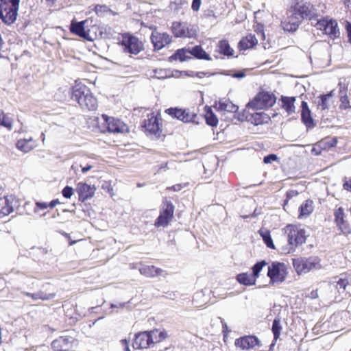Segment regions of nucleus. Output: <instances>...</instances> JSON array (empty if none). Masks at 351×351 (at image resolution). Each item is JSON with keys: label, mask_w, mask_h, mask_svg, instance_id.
I'll return each mask as SVG.
<instances>
[{"label": "nucleus", "mask_w": 351, "mask_h": 351, "mask_svg": "<svg viewBox=\"0 0 351 351\" xmlns=\"http://www.w3.org/2000/svg\"><path fill=\"white\" fill-rule=\"evenodd\" d=\"M121 343L125 348L129 346V341H128L127 339H122L121 340Z\"/></svg>", "instance_id": "338daca9"}, {"label": "nucleus", "mask_w": 351, "mask_h": 351, "mask_svg": "<svg viewBox=\"0 0 351 351\" xmlns=\"http://www.w3.org/2000/svg\"><path fill=\"white\" fill-rule=\"evenodd\" d=\"M154 72L155 73V77L158 79L166 78L168 76L167 71L163 69H156Z\"/></svg>", "instance_id": "09e8293b"}, {"label": "nucleus", "mask_w": 351, "mask_h": 351, "mask_svg": "<svg viewBox=\"0 0 351 351\" xmlns=\"http://www.w3.org/2000/svg\"><path fill=\"white\" fill-rule=\"evenodd\" d=\"M289 7L302 21L304 19L311 21L315 16L314 7L310 3L302 2V0H290Z\"/></svg>", "instance_id": "423d86ee"}, {"label": "nucleus", "mask_w": 351, "mask_h": 351, "mask_svg": "<svg viewBox=\"0 0 351 351\" xmlns=\"http://www.w3.org/2000/svg\"><path fill=\"white\" fill-rule=\"evenodd\" d=\"M174 213V206L171 202L166 201L163 203L160 215L155 221V226L165 227L172 219Z\"/></svg>", "instance_id": "ddd939ff"}, {"label": "nucleus", "mask_w": 351, "mask_h": 351, "mask_svg": "<svg viewBox=\"0 0 351 351\" xmlns=\"http://www.w3.org/2000/svg\"><path fill=\"white\" fill-rule=\"evenodd\" d=\"M348 36L349 37V40L351 42V24L348 23L346 26Z\"/></svg>", "instance_id": "e2e57ef3"}, {"label": "nucleus", "mask_w": 351, "mask_h": 351, "mask_svg": "<svg viewBox=\"0 0 351 351\" xmlns=\"http://www.w3.org/2000/svg\"><path fill=\"white\" fill-rule=\"evenodd\" d=\"M88 20H84L80 22H72L70 27V31L87 40L93 41L97 37L95 30L97 27L93 25L91 29H88Z\"/></svg>", "instance_id": "6e6552de"}, {"label": "nucleus", "mask_w": 351, "mask_h": 351, "mask_svg": "<svg viewBox=\"0 0 351 351\" xmlns=\"http://www.w3.org/2000/svg\"><path fill=\"white\" fill-rule=\"evenodd\" d=\"M74 337L67 333L60 336L51 343V348L55 351H69L76 345Z\"/></svg>", "instance_id": "f8f14e48"}, {"label": "nucleus", "mask_w": 351, "mask_h": 351, "mask_svg": "<svg viewBox=\"0 0 351 351\" xmlns=\"http://www.w3.org/2000/svg\"><path fill=\"white\" fill-rule=\"evenodd\" d=\"M333 90L330 93L322 95L317 97V105L319 109L325 110L329 108L330 104L332 102V98L333 97Z\"/></svg>", "instance_id": "bb28decb"}, {"label": "nucleus", "mask_w": 351, "mask_h": 351, "mask_svg": "<svg viewBox=\"0 0 351 351\" xmlns=\"http://www.w3.org/2000/svg\"><path fill=\"white\" fill-rule=\"evenodd\" d=\"M201 5V0H193L192 2V9L195 11H197L199 9Z\"/></svg>", "instance_id": "6e6d98bb"}, {"label": "nucleus", "mask_w": 351, "mask_h": 351, "mask_svg": "<svg viewBox=\"0 0 351 351\" xmlns=\"http://www.w3.org/2000/svg\"><path fill=\"white\" fill-rule=\"evenodd\" d=\"M276 101V97L274 94L260 92L247 104V107L253 110H262L273 106Z\"/></svg>", "instance_id": "0eeeda50"}, {"label": "nucleus", "mask_w": 351, "mask_h": 351, "mask_svg": "<svg viewBox=\"0 0 351 351\" xmlns=\"http://www.w3.org/2000/svg\"><path fill=\"white\" fill-rule=\"evenodd\" d=\"M0 125L12 129V120L3 112H0Z\"/></svg>", "instance_id": "ea45409f"}, {"label": "nucleus", "mask_w": 351, "mask_h": 351, "mask_svg": "<svg viewBox=\"0 0 351 351\" xmlns=\"http://www.w3.org/2000/svg\"><path fill=\"white\" fill-rule=\"evenodd\" d=\"M245 74L244 71H239V72L234 73L232 76V77H234V78H243L245 77Z\"/></svg>", "instance_id": "13d9d810"}, {"label": "nucleus", "mask_w": 351, "mask_h": 351, "mask_svg": "<svg viewBox=\"0 0 351 351\" xmlns=\"http://www.w3.org/2000/svg\"><path fill=\"white\" fill-rule=\"evenodd\" d=\"M60 204L59 200H58V199H53V200H52V201L49 204V207H50L51 208H54L57 204Z\"/></svg>", "instance_id": "680f3d73"}, {"label": "nucleus", "mask_w": 351, "mask_h": 351, "mask_svg": "<svg viewBox=\"0 0 351 351\" xmlns=\"http://www.w3.org/2000/svg\"><path fill=\"white\" fill-rule=\"evenodd\" d=\"M282 327L280 325V321L278 319H275L272 324V332L274 333V340L276 341L280 335Z\"/></svg>", "instance_id": "e433bc0d"}, {"label": "nucleus", "mask_w": 351, "mask_h": 351, "mask_svg": "<svg viewBox=\"0 0 351 351\" xmlns=\"http://www.w3.org/2000/svg\"><path fill=\"white\" fill-rule=\"evenodd\" d=\"M292 262L298 274H306L322 268L321 260L317 256L298 257L293 258Z\"/></svg>", "instance_id": "39448f33"}, {"label": "nucleus", "mask_w": 351, "mask_h": 351, "mask_svg": "<svg viewBox=\"0 0 351 351\" xmlns=\"http://www.w3.org/2000/svg\"><path fill=\"white\" fill-rule=\"evenodd\" d=\"M343 188L348 191H351V178H350L349 180L346 181L343 184Z\"/></svg>", "instance_id": "bf43d9fd"}, {"label": "nucleus", "mask_w": 351, "mask_h": 351, "mask_svg": "<svg viewBox=\"0 0 351 351\" xmlns=\"http://www.w3.org/2000/svg\"><path fill=\"white\" fill-rule=\"evenodd\" d=\"M235 346L240 348L242 350H250L255 348L256 347H260V341L258 339L252 335L245 336L236 339Z\"/></svg>", "instance_id": "6ab92c4d"}, {"label": "nucleus", "mask_w": 351, "mask_h": 351, "mask_svg": "<svg viewBox=\"0 0 351 351\" xmlns=\"http://www.w3.org/2000/svg\"><path fill=\"white\" fill-rule=\"evenodd\" d=\"M62 193L65 198H71L73 195V189L71 186H66L63 189Z\"/></svg>", "instance_id": "de8ad7c7"}, {"label": "nucleus", "mask_w": 351, "mask_h": 351, "mask_svg": "<svg viewBox=\"0 0 351 351\" xmlns=\"http://www.w3.org/2000/svg\"><path fill=\"white\" fill-rule=\"evenodd\" d=\"M36 146V143L30 137L28 139L23 138V152H28Z\"/></svg>", "instance_id": "a19ab883"}, {"label": "nucleus", "mask_w": 351, "mask_h": 351, "mask_svg": "<svg viewBox=\"0 0 351 351\" xmlns=\"http://www.w3.org/2000/svg\"><path fill=\"white\" fill-rule=\"evenodd\" d=\"M71 98L80 106L88 110H95L97 108V101L90 89L85 85L76 84L73 87Z\"/></svg>", "instance_id": "7ed1b4c3"}, {"label": "nucleus", "mask_w": 351, "mask_h": 351, "mask_svg": "<svg viewBox=\"0 0 351 351\" xmlns=\"http://www.w3.org/2000/svg\"><path fill=\"white\" fill-rule=\"evenodd\" d=\"M108 11H110V8L106 5H97L95 7V12L98 16H102Z\"/></svg>", "instance_id": "c03bdc74"}, {"label": "nucleus", "mask_w": 351, "mask_h": 351, "mask_svg": "<svg viewBox=\"0 0 351 351\" xmlns=\"http://www.w3.org/2000/svg\"><path fill=\"white\" fill-rule=\"evenodd\" d=\"M215 108L218 111L228 112H236L239 109V107L234 105L230 99L225 98L219 99L215 104Z\"/></svg>", "instance_id": "b1692460"}, {"label": "nucleus", "mask_w": 351, "mask_h": 351, "mask_svg": "<svg viewBox=\"0 0 351 351\" xmlns=\"http://www.w3.org/2000/svg\"><path fill=\"white\" fill-rule=\"evenodd\" d=\"M206 120L207 124L210 126H216L218 123V119L210 108L206 112Z\"/></svg>", "instance_id": "c9c22d12"}, {"label": "nucleus", "mask_w": 351, "mask_h": 351, "mask_svg": "<svg viewBox=\"0 0 351 351\" xmlns=\"http://www.w3.org/2000/svg\"><path fill=\"white\" fill-rule=\"evenodd\" d=\"M259 233L261 236L262 237L265 243L266 244L267 247L271 248V249H275V246L273 243V241L271 239L270 232L267 230H260Z\"/></svg>", "instance_id": "f704fd0d"}, {"label": "nucleus", "mask_w": 351, "mask_h": 351, "mask_svg": "<svg viewBox=\"0 0 351 351\" xmlns=\"http://www.w3.org/2000/svg\"><path fill=\"white\" fill-rule=\"evenodd\" d=\"M280 100L282 101V108L287 112L288 114H291L295 112V97L282 96Z\"/></svg>", "instance_id": "cd10ccee"}, {"label": "nucleus", "mask_w": 351, "mask_h": 351, "mask_svg": "<svg viewBox=\"0 0 351 351\" xmlns=\"http://www.w3.org/2000/svg\"><path fill=\"white\" fill-rule=\"evenodd\" d=\"M201 296H202V293H195V295H194L193 302H196L197 299L199 298Z\"/></svg>", "instance_id": "774afa93"}, {"label": "nucleus", "mask_w": 351, "mask_h": 351, "mask_svg": "<svg viewBox=\"0 0 351 351\" xmlns=\"http://www.w3.org/2000/svg\"><path fill=\"white\" fill-rule=\"evenodd\" d=\"M253 118H254V124L257 125L262 124L263 123L264 118L267 119L268 117H266V114L265 113L261 112V113H255L253 115Z\"/></svg>", "instance_id": "a18cd8bd"}, {"label": "nucleus", "mask_w": 351, "mask_h": 351, "mask_svg": "<svg viewBox=\"0 0 351 351\" xmlns=\"http://www.w3.org/2000/svg\"><path fill=\"white\" fill-rule=\"evenodd\" d=\"M301 23L302 21L299 19L295 12L291 10V8L289 7L286 12V16L281 21L280 25L285 31L295 32L298 28Z\"/></svg>", "instance_id": "2eb2a0df"}, {"label": "nucleus", "mask_w": 351, "mask_h": 351, "mask_svg": "<svg viewBox=\"0 0 351 351\" xmlns=\"http://www.w3.org/2000/svg\"><path fill=\"white\" fill-rule=\"evenodd\" d=\"M166 337V332L158 329L140 332L135 334L132 347L134 349H147Z\"/></svg>", "instance_id": "f03ea898"}, {"label": "nucleus", "mask_w": 351, "mask_h": 351, "mask_svg": "<svg viewBox=\"0 0 351 351\" xmlns=\"http://www.w3.org/2000/svg\"><path fill=\"white\" fill-rule=\"evenodd\" d=\"M348 282L346 279H339L337 282V287L338 289H345Z\"/></svg>", "instance_id": "5fc2aeb1"}, {"label": "nucleus", "mask_w": 351, "mask_h": 351, "mask_svg": "<svg viewBox=\"0 0 351 351\" xmlns=\"http://www.w3.org/2000/svg\"><path fill=\"white\" fill-rule=\"evenodd\" d=\"M298 195V192L295 190H291L287 192L286 194V200L285 201V204L288 202L289 199L293 198V197H296Z\"/></svg>", "instance_id": "864d4df0"}, {"label": "nucleus", "mask_w": 351, "mask_h": 351, "mask_svg": "<svg viewBox=\"0 0 351 351\" xmlns=\"http://www.w3.org/2000/svg\"><path fill=\"white\" fill-rule=\"evenodd\" d=\"M171 189L175 191H179L181 190L182 189V185L180 184H176V185H174L171 187Z\"/></svg>", "instance_id": "69168bd1"}, {"label": "nucleus", "mask_w": 351, "mask_h": 351, "mask_svg": "<svg viewBox=\"0 0 351 351\" xmlns=\"http://www.w3.org/2000/svg\"><path fill=\"white\" fill-rule=\"evenodd\" d=\"M125 306V303H119V304H111L110 307L112 308H118V307L123 308Z\"/></svg>", "instance_id": "0e129e2a"}, {"label": "nucleus", "mask_w": 351, "mask_h": 351, "mask_svg": "<svg viewBox=\"0 0 351 351\" xmlns=\"http://www.w3.org/2000/svg\"><path fill=\"white\" fill-rule=\"evenodd\" d=\"M104 120V132L110 133H123L128 132V126L120 119L109 117L106 114H102Z\"/></svg>", "instance_id": "9b49d317"}, {"label": "nucleus", "mask_w": 351, "mask_h": 351, "mask_svg": "<svg viewBox=\"0 0 351 351\" xmlns=\"http://www.w3.org/2000/svg\"><path fill=\"white\" fill-rule=\"evenodd\" d=\"M171 30L177 38H193L196 36V29L186 23L173 22Z\"/></svg>", "instance_id": "4468645a"}, {"label": "nucleus", "mask_w": 351, "mask_h": 351, "mask_svg": "<svg viewBox=\"0 0 351 351\" xmlns=\"http://www.w3.org/2000/svg\"><path fill=\"white\" fill-rule=\"evenodd\" d=\"M283 232L287 236V244L280 247L282 254H292L298 246L306 242L305 230L297 226L287 225L283 228Z\"/></svg>", "instance_id": "f257e3e1"}, {"label": "nucleus", "mask_w": 351, "mask_h": 351, "mask_svg": "<svg viewBox=\"0 0 351 351\" xmlns=\"http://www.w3.org/2000/svg\"><path fill=\"white\" fill-rule=\"evenodd\" d=\"M337 226L343 234H348L350 232L349 226L345 221H343V223L337 224Z\"/></svg>", "instance_id": "603ef678"}, {"label": "nucleus", "mask_w": 351, "mask_h": 351, "mask_svg": "<svg viewBox=\"0 0 351 351\" xmlns=\"http://www.w3.org/2000/svg\"><path fill=\"white\" fill-rule=\"evenodd\" d=\"M237 280L241 285L245 286L254 285L256 280L253 276H250L247 273H241L237 276Z\"/></svg>", "instance_id": "2f4dec72"}, {"label": "nucleus", "mask_w": 351, "mask_h": 351, "mask_svg": "<svg viewBox=\"0 0 351 351\" xmlns=\"http://www.w3.org/2000/svg\"><path fill=\"white\" fill-rule=\"evenodd\" d=\"M76 191L79 195L80 200L84 202L94 195L95 188L86 183H79L77 186Z\"/></svg>", "instance_id": "4be33fe9"}, {"label": "nucleus", "mask_w": 351, "mask_h": 351, "mask_svg": "<svg viewBox=\"0 0 351 351\" xmlns=\"http://www.w3.org/2000/svg\"><path fill=\"white\" fill-rule=\"evenodd\" d=\"M165 112L172 117L176 118L185 123L194 122L197 117L196 114L191 112L189 110L177 108H168Z\"/></svg>", "instance_id": "a211bd4d"}, {"label": "nucleus", "mask_w": 351, "mask_h": 351, "mask_svg": "<svg viewBox=\"0 0 351 351\" xmlns=\"http://www.w3.org/2000/svg\"><path fill=\"white\" fill-rule=\"evenodd\" d=\"M217 51L226 56L230 57L234 55V49L230 47L228 40H221L217 45Z\"/></svg>", "instance_id": "c85d7f7f"}, {"label": "nucleus", "mask_w": 351, "mask_h": 351, "mask_svg": "<svg viewBox=\"0 0 351 351\" xmlns=\"http://www.w3.org/2000/svg\"><path fill=\"white\" fill-rule=\"evenodd\" d=\"M210 76V75L208 74V73H205V72H197L195 73V76L199 77V78H202L204 77V76Z\"/></svg>", "instance_id": "052dcab7"}, {"label": "nucleus", "mask_w": 351, "mask_h": 351, "mask_svg": "<svg viewBox=\"0 0 351 351\" xmlns=\"http://www.w3.org/2000/svg\"><path fill=\"white\" fill-rule=\"evenodd\" d=\"M339 108L342 110L350 109L351 102L349 100L346 94L341 95L340 97Z\"/></svg>", "instance_id": "79ce46f5"}, {"label": "nucleus", "mask_w": 351, "mask_h": 351, "mask_svg": "<svg viewBox=\"0 0 351 351\" xmlns=\"http://www.w3.org/2000/svg\"><path fill=\"white\" fill-rule=\"evenodd\" d=\"M328 20L325 19L317 20L316 23L315 24V27H317V29H320L324 32L325 27L327 25Z\"/></svg>", "instance_id": "49530a36"}, {"label": "nucleus", "mask_w": 351, "mask_h": 351, "mask_svg": "<svg viewBox=\"0 0 351 351\" xmlns=\"http://www.w3.org/2000/svg\"><path fill=\"white\" fill-rule=\"evenodd\" d=\"M139 272L141 274L147 278H154L156 276L166 277L167 275V273L165 270L154 265H143L139 268Z\"/></svg>", "instance_id": "412c9836"}, {"label": "nucleus", "mask_w": 351, "mask_h": 351, "mask_svg": "<svg viewBox=\"0 0 351 351\" xmlns=\"http://www.w3.org/2000/svg\"><path fill=\"white\" fill-rule=\"evenodd\" d=\"M267 265V263L265 261H262L256 263L252 268V276L256 280L258 278L259 274L262 270L263 267Z\"/></svg>", "instance_id": "4c0bfd02"}, {"label": "nucleus", "mask_w": 351, "mask_h": 351, "mask_svg": "<svg viewBox=\"0 0 351 351\" xmlns=\"http://www.w3.org/2000/svg\"><path fill=\"white\" fill-rule=\"evenodd\" d=\"M162 120L153 114L148 115L143 121V127L152 134L160 136L161 132Z\"/></svg>", "instance_id": "f3484780"}, {"label": "nucleus", "mask_w": 351, "mask_h": 351, "mask_svg": "<svg viewBox=\"0 0 351 351\" xmlns=\"http://www.w3.org/2000/svg\"><path fill=\"white\" fill-rule=\"evenodd\" d=\"M314 210V204L311 199H306L299 207L298 219H304L308 217Z\"/></svg>", "instance_id": "393cba45"}, {"label": "nucleus", "mask_w": 351, "mask_h": 351, "mask_svg": "<svg viewBox=\"0 0 351 351\" xmlns=\"http://www.w3.org/2000/svg\"><path fill=\"white\" fill-rule=\"evenodd\" d=\"M25 295L31 296L34 300H36L38 299L42 300H49L55 297V293H46V292H44L43 291H39L34 293H29L27 292V293H25Z\"/></svg>", "instance_id": "72a5a7b5"}, {"label": "nucleus", "mask_w": 351, "mask_h": 351, "mask_svg": "<svg viewBox=\"0 0 351 351\" xmlns=\"http://www.w3.org/2000/svg\"><path fill=\"white\" fill-rule=\"evenodd\" d=\"M334 215L336 224L343 223L344 221V211L341 207H339L335 211Z\"/></svg>", "instance_id": "37998d69"}, {"label": "nucleus", "mask_w": 351, "mask_h": 351, "mask_svg": "<svg viewBox=\"0 0 351 351\" xmlns=\"http://www.w3.org/2000/svg\"><path fill=\"white\" fill-rule=\"evenodd\" d=\"M287 267L282 263L274 262L268 267L267 276L270 278L271 284H280L287 276Z\"/></svg>", "instance_id": "1a4fd4ad"}, {"label": "nucleus", "mask_w": 351, "mask_h": 351, "mask_svg": "<svg viewBox=\"0 0 351 351\" xmlns=\"http://www.w3.org/2000/svg\"><path fill=\"white\" fill-rule=\"evenodd\" d=\"M258 43V40L255 35L250 34L245 38H243L238 44L239 50H247L252 48Z\"/></svg>", "instance_id": "a878e982"}, {"label": "nucleus", "mask_w": 351, "mask_h": 351, "mask_svg": "<svg viewBox=\"0 0 351 351\" xmlns=\"http://www.w3.org/2000/svg\"><path fill=\"white\" fill-rule=\"evenodd\" d=\"M170 60H177L181 62L186 61L191 58L190 49H180L177 50L170 58Z\"/></svg>", "instance_id": "c756f323"}, {"label": "nucleus", "mask_w": 351, "mask_h": 351, "mask_svg": "<svg viewBox=\"0 0 351 351\" xmlns=\"http://www.w3.org/2000/svg\"><path fill=\"white\" fill-rule=\"evenodd\" d=\"M121 45L123 47L124 52L131 54H138L143 49L142 42L138 38L129 34L123 35Z\"/></svg>", "instance_id": "9d476101"}, {"label": "nucleus", "mask_w": 351, "mask_h": 351, "mask_svg": "<svg viewBox=\"0 0 351 351\" xmlns=\"http://www.w3.org/2000/svg\"><path fill=\"white\" fill-rule=\"evenodd\" d=\"M80 167H82V171L83 173H87L88 171H90L93 167V165L90 164H87L84 167L81 164Z\"/></svg>", "instance_id": "4d7b16f0"}, {"label": "nucleus", "mask_w": 351, "mask_h": 351, "mask_svg": "<svg viewBox=\"0 0 351 351\" xmlns=\"http://www.w3.org/2000/svg\"><path fill=\"white\" fill-rule=\"evenodd\" d=\"M16 201L12 196H5L0 197V217L8 215L11 213L14 206Z\"/></svg>", "instance_id": "aec40b11"}, {"label": "nucleus", "mask_w": 351, "mask_h": 351, "mask_svg": "<svg viewBox=\"0 0 351 351\" xmlns=\"http://www.w3.org/2000/svg\"><path fill=\"white\" fill-rule=\"evenodd\" d=\"M151 40L154 50L158 51L168 46L172 40V37L166 32L154 31L151 35Z\"/></svg>", "instance_id": "dca6fc26"}, {"label": "nucleus", "mask_w": 351, "mask_h": 351, "mask_svg": "<svg viewBox=\"0 0 351 351\" xmlns=\"http://www.w3.org/2000/svg\"><path fill=\"white\" fill-rule=\"evenodd\" d=\"M278 160L277 155L274 154H269L264 157L263 162L265 164H269L271 163L273 161H276Z\"/></svg>", "instance_id": "8fccbe9b"}, {"label": "nucleus", "mask_w": 351, "mask_h": 351, "mask_svg": "<svg viewBox=\"0 0 351 351\" xmlns=\"http://www.w3.org/2000/svg\"><path fill=\"white\" fill-rule=\"evenodd\" d=\"M324 34L328 35L332 38L338 36L339 30L337 29V22L333 20H328Z\"/></svg>", "instance_id": "7c9ffc66"}, {"label": "nucleus", "mask_w": 351, "mask_h": 351, "mask_svg": "<svg viewBox=\"0 0 351 351\" xmlns=\"http://www.w3.org/2000/svg\"><path fill=\"white\" fill-rule=\"evenodd\" d=\"M337 140L336 138H326L319 142V146L324 149L331 148L336 146Z\"/></svg>", "instance_id": "58836bf2"}, {"label": "nucleus", "mask_w": 351, "mask_h": 351, "mask_svg": "<svg viewBox=\"0 0 351 351\" xmlns=\"http://www.w3.org/2000/svg\"><path fill=\"white\" fill-rule=\"evenodd\" d=\"M20 0H0V18L7 25L16 19Z\"/></svg>", "instance_id": "20e7f679"}, {"label": "nucleus", "mask_w": 351, "mask_h": 351, "mask_svg": "<svg viewBox=\"0 0 351 351\" xmlns=\"http://www.w3.org/2000/svg\"><path fill=\"white\" fill-rule=\"evenodd\" d=\"M48 207H49V204H47L46 202H37L36 203V206H35L34 210L35 213H37L38 209L45 210V209H47Z\"/></svg>", "instance_id": "3c124183"}, {"label": "nucleus", "mask_w": 351, "mask_h": 351, "mask_svg": "<svg viewBox=\"0 0 351 351\" xmlns=\"http://www.w3.org/2000/svg\"><path fill=\"white\" fill-rule=\"evenodd\" d=\"M301 119L302 122L308 128H313L315 127V123L311 117V112L310 109L308 108V104L303 101L301 104Z\"/></svg>", "instance_id": "5701e85b"}, {"label": "nucleus", "mask_w": 351, "mask_h": 351, "mask_svg": "<svg viewBox=\"0 0 351 351\" xmlns=\"http://www.w3.org/2000/svg\"><path fill=\"white\" fill-rule=\"evenodd\" d=\"M191 56H193L195 58L200 60H210L211 58L206 51L202 48L201 46L197 45L190 49Z\"/></svg>", "instance_id": "473e14b6"}]
</instances>
